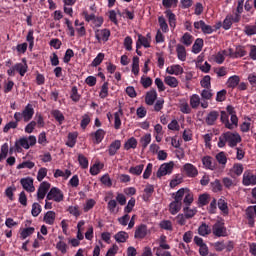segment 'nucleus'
<instances>
[{
  "instance_id": "f257e3e1",
  "label": "nucleus",
  "mask_w": 256,
  "mask_h": 256,
  "mask_svg": "<svg viewBox=\"0 0 256 256\" xmlns=\"http://www.w3.org/2000/svg\"><path fill=\"white\" fill-rule=\"evenodd\" d=\"M241 143V135H239V133L237 132H225L223 134H221V136L219 137L218 140V147L220 149H223V147H225V145L228 144V147H237V144Z\"/></svg>"
},
{
  "instance_id": "f03ea898",
  "label": "nucleus",
  "mask_w": 256,
  "mask_h": 256,
  "mask_svg": "<svg viewBox=\"0 0 256 256\" xmlns=\"http://www.w3.org/2000/svg\"><path fill=\"white\" fill-rule=\"evenodd\" d=\"M212 233L215 237H227V227H225V220H217L212 226Z\"/></svg>"
},
{
  "instance_id": "7ed1b4c3",
  "label": "nucleus",
  "mask_w": 256,
  "mask_h": 256,
  "mask_svg": "<svg viewBox=\"0 0 256 256\" xmlns=\"http://www.w3.org/2000/svg\"><path fill=\"white\" fill-rule=\"evenodd\" d=\"M47 201H55V203H61L65 196L63 195V191L57 187H52L48 194L46 195Z\"/></svg>"
},
{
  "instance_id": "20e7f679",
  "label": "nucleus",
  "mask_w": 256,
  "mask_h": 256,
  "mask_svg": "<svg viewBox=\"0 0 256 256\" xmlns=\"http://www.w3.org/2000/svg\"><path fill=\"white\" fill-rule=\"evenodd\" d=\"M175 167V163L173 161H170L168 163H163L157 173L156 176L158 179H161V177H165V175H171L173 173V168Z\"/></svg>"
},
{
  "instance_id": "39448f33",
  "label": "nucleus",
  "mask_w": 256,
  "mask_h": 256,
  "mask_svg": "<svg viewBox=\"0 0 256 256\" xmlns=\"http://www.w3.org/2000/svg\"><path fill=\"white\" fill-rule=\"evenodd\" d=\"M242 183L245 187L256 185V175L251 170H246L243 174Z\"/></svg>"
},
{
  "instance_id": "423d86ee",
  "label": "nucleus",
  "mask_w": 256,
  "mask_h": 256,
  "mask_svg": "<svg viewBox=\"0 0 256 256\" xmlns=\"http://www.w3.org/2000/svg\"><path fill=\"white\" fill-rule=\"evenodd\" d=\"M183 173H185L186 177L195 178L199 175V170L197 167L191 163H186L182 167Z\"/></svg>"
},
{
  "instance_id": "0eeeda50",
  "label": "nucleus",
  "mask_w": 256,
  "mask_h": 256,
  "mask_svg": "<svg viewBox=\"0 0 256 256\" xmlns=\"http://www.w3.org/2000/svg\"><path fill=\"white\" fill-rule=\"evenodd\" d=\"M51 189V183L44 181L40 184L38 191H37V199L38 201H43L49 190Z\"/></svg>"
},
{
  "instance_id": "6e6552de",
  "label": "nucleus",
  "mask_w": 256,
  "mask_h": 256,
  "mask_svg": "<svg viewBox=\"0 0 256 256\" xmlns=\"http://www.w3.org/2000/svg\"><path fill=\"white\" fill-rule=\"evenodd\" d=\"M22 115L24 123H29V121H31L35 115V108H33V105L27 104L22 111Z\"/></svg>"
},
{
  "instance_id": "1a4fd4ad",
  "label": "nucleus",
  "mask_w": 256,
  "mask_h": 256,
  "mask_svg": "<svg viewBox=\"0 0 256 256\" xmlns=\"http://www.w3.org/2000/svg\"><path fill=\"white\" fill-rule=\"evenodd\" d=\"M105 135H107V132L103 129H98L95 132L90 133V137H92V141L95 145H99L105 139Z\"/></svg>"
},
{
  "instance_id": "9d476101",
  "label": "nucleus",
  "mask_w": 256,
  "mask_h": 256,
  "mask_svg": "<svg viewBox=\"0 0 256 256\" xmlns=\"http://www.w3.org/2000/svg\"><path fill=\"white\" fill-rule=\"evenodd\" d=\"M95 37L98 43H101V41L106 43V41H109V37H111V31L109 29L96 30Z\"/></svg>"
},
{
  "instance_id": "9b49d317",
  "label": "nucleus",
  "mask_w": 256,
  "mask_h": 256,
  "mask_svg": "<svg viewBox=\"0 0 256 256\" xmlns=\"http://www.w3.org/2000/svg\"><path fill=\"white\" fill-rule=\"evenodd\" d=\"M20 183L25 191L28 193H33L35 192V186L33 185V178L28 177V178H22L20 180Z\"/></svg>"
},
{
  "instance_id": "f8f14e48",
  "label": "nucleus",
  "mask_w": 256,
  "mask_h": 256,
  "mask_svg": "<svg viewBox=\"0 0 256 256\" xmlns=\"http://www.w3.org/2000/svg\"><path fill=\"white\" fill-rule=\"evenodd\" d=\"M220 121L223 123L224 127L230 129V131H233V129L236 128L233 122H229V114L226 111H221Z\"/></svg>"
},
{
  "instance_id": "ddd939ff",
  "label": "nucleus",
  "mask_w": 256,
  "mask_h": 256,
  "mask_svg": "<svg viewBox=\"0 0 256 256\" xmlns=\"http://www.w3.org/2000/svg\"><path fill=\"white\" fill-rule=\"evenodd\" d=\"M226 111L228 115H231V118H230L231 123H233L235 127H239V118L237 117V112L235 111V107H233L232 105H228L226 107Z\"/></svg>"
},
{
  "instance_id": "4468645a",
  "label": "nucleus",
  "mask_w": 256,
  "mask_h": 256,
  "mask_svg": "<svg viewBox=\"0 0 256 256\" xmlns=\"http://www.w3.org/2000/svg\"><path fill=\"white\" fill-rule=\"evenodd\" d=\"M219 119V111L217 110H212L210 111L206 118H205V123L209 126L215 125V121Z\"/></svg>"
},
{
  "instance_id": "2eb2a0df",
  "label": "nucleus",
  "mask_w": 256,
  "mask_h": 256,
  "mask_svg": "<svg viewBox=\"0 0 256 256\" xmlns=\"http://www.w3.org/2000/svg\"><path fill=\"white\" fill-rule=\"evenodd\" d=\"M141 47L149 49V47H151V42L149 41V38H146L142 34H138V40L136 41V49H141Z\"/></svg>"
},
{
  "instance_id": "dca6fc26",
  "label": "nucleus",
  "mask_w": 256,
  "mask_h": 256,
  "mask_svg": "<svg viewBox=\"0 0 256 256\" xmlns=\"http://www.w3.org/2000/svg\"><path fill=\"white\" fill-rule=\"evenodd\" d=\"M23 63H16L14 65V69L21 77H25V73H27V69H29V66H27V60L25 58L22 59Z\"/></svg>"
},
{
  "instance_id": "f3484780",
  "label": "nucleus",
  "mask_w": 256,
  "mask_h": 256,
  "mask_svg": "<svg viewBox=\"0 0 256 256\" xmlns=\"http://www.w3.org/2000/svg\"><path fill=\"white\" fill-rule=\"evenodd\" d=\"M134 237L136 239H145L147 237V225L141 224L136 227Z\"/></svg>"
},
{
  "instance_id": "a211bd4d",
  "label": "nucleus",
  "mask_w": 256,
  "mask_h": 256,
  "mask_svg": "<svg viewBox=\"0 0 256 256\" xmlns=\"http://www.w3.org/2000/svg\"><path fill=\"white\" fill-rule=\"evenodd\" d=\"M119 149H121V140H115L109 145L107 151L110 157H113L117 155Z\"/></svg>"
},
{
  "instance_id": "6ab92c4d",
  "label": "nucleus",
  "mask_w": 256,
  "mask_h": 256,
  "mask_svg": "<svg viewBox=\"0 0 256 256\" xmlns=\"http://www.w3.org/2000/svg\"><path fill=\"white\" fill-rule=\"evenodd\" d=\"M155 101H157V90L152 89L146 93L145 103L146 105H155Z\"/></svg>"
},
{
  "instance_id": "aec40b11",
  "label": "nucleus",
  "mask_w": 256,
  "mask_h": 256,
  "mask_svg": "<svg viewBox=\"0 0 256 256\" xmlns=\"http://www.w3.org/2000/svg\"><path fill=\"white\" fill-rule=\"evenodd\" d=\"M183 205V202H179V200H174L169 205V211L171 215H177L179 211H181V207Z\"/></svg>"
},
{
  "instance_id": "412c9836",
  "label": "nucleus",
  "mask_w": 256,
  "mask_h": 256,
  "mask_svg": "<svg viewBox=\"0 0 256 256\" xmlns=\"http://www.w3.org/2000/svg\"><path fill=\"white\" fill-rule=\"evenodd\" d=\"M176 53H177V57L180 61L187 60V50L185 49V46H183L181 44H177Z\"/></svg>"
},
{
  "instance_id": "4be33fe9",
  "label": "nucleus",
  "mask_w": 256,
  "mask_h": 256,
  "mask_svg": "<svg viewBox=\"0 0 256 256\" xmlns=\"http://www.w3.org/2000/svg\"><path fill=\"white\" fill-rule=\"evenodd\" d=\"M241 83V78L237 75L230 76L227 80V87L235 89Z\"/></svg>"
},
{
  "instance_id": "5701e85b",
  "label": "nucleus",
  "mask_w": 256,
  "mask_h": 256,
  "mask_svg": "<svg viewBox=\"0 0 256 256\" xmlns=\"http://www.w3.org/2000/svg\"><path fill=\"white\" fill-rule=\"evenodd\" d=\"M155 193V187L151 184L146 185L144 189V194L142 196L143 201H149L151 199V195Z\"/></svg>"
},
{
  "instance_id": "b1692460",
  "label": "nucleus",
  "mask_w": 256,
  "mask_h": 256,
  "mask_svg": "<svg viewBox=\"0 0 256 256\" xmlns=\"http://www.w3.org/2000/svg\"><path fill=\"white\" fill-rule=\"evenodd\" d=\"M165 15L168 18L170 27H172V29H175L177 25V16H175V13H173V11L171 10H166Z\"/></svg>"
},
{
  "instance_id": "393cba45",
  "label": "nucleus",
  "mask_w": 256,
  "mask_h": 256,
  "mask_svg": "<svg viewBox=\"0 0 256 256\" xmlns=\"http://www.w3.org/2000/svg\"><path fill=\"white\" fill-rule=\"evenodd\" d=\"M211 227L207 225L206 223H202L198 227V235H201V237H207V235H211Z\"/></svg>"
},
{
  "instance_id": "a878e982",
  "label": "nucleus",
  "mask_w": 256,
  "mask_h": 256,
  "mask_svg": "<svg viewBox=\"0 0 256 256\" xmlns=\"http://www.w3.org/2000/svg\"><path fill=\"white\" fill-rule=\"evenodd\" d=\"M114 239L117 243H126L129 239V234L125 231H120L115 234Z\"/></svg>"
},
{
  "instance_id": "bb28decb",
  "label": "nucleus",
  "mask_w": 256,
  "mask_h": 256,
  "mask_svg": "<svg viewBox=\"0 0 256 256\" xmlns=\"http://www.w3.org/2000/svg\"><path fill=\"white\" fill-rule=\"evenodd\" d=\"M164 83H166L168 87H171L172 89L179 87V80L173 76H166L164 78Z\"/></svg>"
},
{
  "instance_id": "cd10ccee",
  "label": "nucleus",
  "mask_w": 256,
  "mask_h": 256,
  "mask_svg": "<svg viewBox=\"0 0 256 256\" xmlns=\"http://www.w3.org/2000/svg\"><path fill=\"white\" fill-rule=\"evenodd\" d=\"M211 201V195L204 193L198 197V205L199 207H205V205H209Z\"/></svg>"
},
{
  "instance_id": "c85d7f7f",
  "label": "nucleus",
  "mask_w": 256,
  "mask_h": 256,
  "mask_svg": "<svg viewBox=\"0 0 256 256\" xmlns=\"http://www.w3.org/2000/svg\"><path fill=\"white\" fill-rule=\"evenodd\" d=\"M51 115L59 123V125H63V122L65 121V116L63 115V112L56 109L51 111Z\"/></svg>"
},
{
  "instance_id": "c756f323",
  "label": "nucleus",
  "mask_w": 256,
  "mask_h": 256,
  "mask_svg": "<svg viewBox=\"0 0 256 256\" xmlns=\"http://www.w3.org/2000/svg\"><path fill=\"white\" fill-rule=\"evenodd\" d=\"M203 49V39L197 38L192 46V53H201Z\"/></svg>"
},
{
  "instance_id": "7c9ffc66",
  "label": "nucleus",
  "mask_w": 256,
  "mask_h": 256,
  "mask_svg": "<svg viewBox=\"0 0 256 256\" xmlns=\"http://www.w3.org/2000/svg\"><path fill=\"white\" fill-rule=\"evenodd\" d=\"M143 169H145V165L140 164L137 166L130 167L128 171L131 175H136V177H139V175L143 173Z\"/></svg>"
},
{
  "instance_id": "2f4dec72",
  "label": "nucleus",
  "mask_w": 256,
  "mask_h": 256,
  "mask_svg": "<svg viewBox=\"0 0 256 256\" xmlns=\"http://www.w3.org/2000/svg\"><path fill=\"white\" fill-rule=\"evenodd\" d=\"M70 99L74 103H79L81 101V95L79 94V90L77 89V86H73L70 92Z\"/></svg>"
},
{
  "instance_id": "473e14b6",
  "label": "nucleus",
  "mask_w": 256,
  "mask_h": 256,
  "mask_svg": "<svg viewBox=\"0 0 256 256\" xmlns=\"http://www.w3.org/2000/svg\"><path fill=\"white\" fill-rule=\"evenodd\" d=\"M125 151H129V149H137V139L135 137L129 138L124 144Z\"/></svg>"
},
{
  "instance_id": "72a5a7b5",
  "label": "nucleus",
  "mask_w": 256,
  "mask_h": 256,
  "mask_svg": "<svg viewBox=\"0 0 256 256\" xmlns=\"http://www.w3.org/2000/svg\"><path fill=\"white\" fill-rule=\"evenodd\" d=\"M200 95L204 101H211L213 99V90L211 88H204Z\"/></svg>"
},
{
  "instance_id": "f704fd0d",
  "label": "nucleus",
  "mask_w": 256,
  "mask_h": 256,
  "mask_svg": "<svg viewBox=\"0 0 256 256\" xmlns=\"http://www.w3.org/2000/svg\"><path fill=\"white\" fill-rule=\"evenodd\" d=\"M100 99H107L109 97V82H104L99 92Z\"/></svg>"
},
{
  "instance_id": "c9c22d12",
  "label": "nucleus",
  "mask_w": 256,
  "mask_h": 256,
  "mask_svg": "<svg viewBox=\"0 0 256 256\" xmlns=\"http://www.w3.org/2000/svg\"><path fill=\"white\" fill-rule=\"evenodd\" d=\"M233 27V15H227L222 23V28L229 31Z\"/></svg>"
},
{
  "instance_id": "e433bc0d",
  "label": "nucleus",
  "mask_w": 256,
  "mask_h": 256,
  "mask_svg": "<svg viewBox=\"0 0 256 256\" xmlns=\"http://www.w3.org/2000/svg\"><path fill=\"white\" fill-rule=\"evenodd\" d=\"M105 165L103 163L97 162L93 166L90 167V174L95 176L101 173V169H103Z\"/></svg>"
},
{
  "instance_id": "4c0bfd02",
  "label": "nucleus",
  "mask_w": 256,
  "mask_h": 256,
  "mask_svg": "<svg viewBox=\"0 0 256 256\" xmlns=\"http://www.w3.org/2000/svg\"><path fill=\"white\" fill-rule=\"evenodd\" d=\"M199 105H201V97H199L198 94H193L190 97V107H192V109H197Z\"/></svg>"
},
{
  "instance_id": "58836bf2",
  "label": "nucleus",
  "mask_w": 256,
  "mask_h": 256,
  "mask_svg": "<svg viewBox=\"0 0 256 256\" xmlns=\"http://www.w3.org/2000/svg\"><path fill=\"white\" fill-rule=\"evenodd\" d=\"M183 212H184V217L186 219H193V217H195V215H197V209H191L189 208V206H186L183 208Z\"/></svg>"
},
{
  "instance_id": "ea45409f",
  "label": "nucleus",
  "mask_w": 256,
  "mask_h": 256,
  "mask_svg": "<svg viewBox=\"0 0 256 256\" xmlns=\"http://www.w3.org/2000/svg\"><path fill=\"white\" fill-rule=\"evenodd\" d=\"M121 115H123V110L119 109L118 112L114 113V128L121 129Z\"/></svg>"
},
{
  "instance_id": "a19ab883",
  "label": "nucleus",
  "mask_w": 256,
  "mask_h": 256,
  "mask_svg": "<svg viewBox=\"0 0 256 256\" xmlns=\"http://www.w3.org/2000/svg\"><path fill=\"white\" fill-rule=\"evenodd\" d=\"M55 212L53 211H48L45 215H44V222L47 225H53L55 223Z\"/></svg>"
},
{
  "instance_id": "79ce46f5",
  "label": "nucleus",
  "mask_w": 256,
  "mask_h": 256,
  "mask_svg": "<svg viewBox=\"0 0 256 256\" xmlns=\"http://www.w3.org/2000/svg\"><path fill=\"white\" fill-rule=\"evenodd\" d=\"M202 163L206 169H215V165H213V158L211 156H204L202 158Z\"/></svg>"
},
{
  "instance_id": "37998d69",
  "label": "nucleus",
  "mask_w": 256,
  "mask_h": 256,
  "mask_svg": "<svg viewBox=\"0 0 256 256\" xmlns=\"http://www.w3.org/2000/svg\"><path fill=\"white\" fill-rule=\"evenodd\" d=\"M225 55H227V50L218 52L214 57L215 63H217L218 65H223V63H225Z\"/></svg>"
},
{
  "instance_id": "c03bdc74",
  "label": "nucleus",
  "mask_w": 256,
  "mask_h": 256,
  "mask_svg": "<svg viewBox=\"0 0 256 256\" xmlns=\"http://www.w3.org/2000/svg\"><path fill=\"white\" fill-rule=\"evenodd\" d=\"M158 23L163 33H169V25L167 24V20H165L164 16L158 17Z\"/></svg>"
},
{
  "instance_id": "a18cd8bd",
  "label": "nucleus",
  "mask_w": 256,
  "mask_h": 256,
  "mask_svg": "<svg viewBox=\"0 0 256 256\" xmlns=\"http://www.w3.org/2000/svg\"><path fill=\"white\" fill-rule=\"evenodd\" d=\"M77 144V133H69L68 134V140L66 142L67 147H75V145Z\"/></svg>"
},
{
  "instance_id": "49530a36",
  "label": "nucleus",
  "mask_w": 256,
  "mask_h": 256,
  "mask_svg": "<svg viewBox=\"0 0 256 256\" xmlns=\"http://www.w3.org/2000/svg\"><path fill=\"white\" fill-rule=\"evenodd\" d=\"M78 162H79L81 169H89V160L87 159V157H85V155L79 154Z\"/></svg>"
},
{
  "instance_id": "de8ad7c7",
  "label": "nucleus",
  "mask_w": 256,
  "mask_h": 256,
  "mask_svg": "<svg viewBox=\"0 0 256 256\" xmlns=\"http://www.w3.org/2000/svg\"><path fill=\"white\" fill-rule=\"evenodd\" d=\"M140 143L143 151H145V149H147V147L149 146V143H151V134H145L144 136H142L140 138Z\"/></svg>"
},
{
  "instance_id": "09e8293b",
  "label": "nucleus",
  "mask_w": 256,
  "mask_h": 256,
  "mask_svg": "<svg viewBox=\"0 0 256 256\" xmlns=\"http://www.w3.org/2000/svg\"><path fill=\"white\" fill-rule=\"evenodd\" d=\"M218 208L220 211H222L223 215H229V207L227 206V202H225V200H218Z\"/></svg>"
},
{
  "instance_id": "8fccbe9b",
  "label": "nucleus",
  "mask_w": 256,
  "mask_h": 256,
  "mask_svg": "<svg viewBox=\"0 0 256 256\" xmlns=\"http://www.w3.org/2000/svg\"><path fill=\"white\" fill-rule=\"evenodd\" d=\"M103 59H105L104 53H98L95 59L91 63V67H99L101 63H103Z\"/></svg>"
},
{
  "instance_id": "3c124183",
  "label": "nucleus",
  "mask_w": 256,
  "mask_h": 256,
  "mask_svg": "<svg viewBox=\"0 0 256 256\" xmlns=\"http://www.w3.org/2000/svg\"><path fill=\"white\" fill-rule=\"evenodd\" d=\"M7 155H9V144L8 143H4L1 146L0 161H3L5 159H7Z\"/></svg>"
},
{
  "instance_id": "603ef678",
  "label": "nucleus",
  "mask_w": 256,
  "mask_h": 256,
  "mask_svg": "<svg viewBox=\"0 0 256 256\" xmlns=\"http://www.w3.org/2000/svg\"><path fill=\"white\" fill-rule=\"evenodd\" d=\"M181 42L183 43V45H185L186 47H190V45L193 43V36L189 33H185L182 36Z\"/></svg>"
},
{
  "instance_id": "864d4df0",
  "label": "nucleus",
  "mask_w": 256,
  "mask_h": 256,
  "mask_svg": "<svg viewBox=\"0 0 256 256\" xmlns=\"http://www.w3.org/2000/svg\"><path fill=\"white\" fill-rule=\"evenodd\" d=\"M211 187L213 193H219L223 191V185L221 184V181L216 179L214 182H211Z\"/></svg>"
},
{
  "instance_id": "5fc2aeb1",
  "label": "nucleus",
  "mask_w": 256,
  "mask_h": 256,
  "mask_svg": "<svg viewBox=\"0 0 256 256\" xmlns=\"http://www.w3.org/2000/svg\"><path fill=\"white\" fill-rule=\"evenodd\" d=\"M186 194H187V189L181 188L176 192L174 196V200L179 201L180 203H183V197H185Z\"/></svg>"
},
{
  "instance_id": "6e6d98bb",
  "label": "nucleus",
  "mask_w": 256,
  "mask_h": 256,
  "mask_svg": "<svg viewBox=\"0 0 256 256\" xmlns=\"http://www.w3.org/2000/svg\"><path fill=\"white\" fill-rule=\"evenodd\" d=\"M132 73L139 75V56H134L132 60Z\"/></svg>"
},
{
  "instance_id": "4d7b16f0",
  "label": "nucleus",
  "mask_w": 256,
  "mask_h": 256,
  "mask_svg": "<svg viewBox=\"0 0 256 256\" xmlns=\"http://www.w3.org/2000/svg\"><path fill=\"white\" fill-rule=\"evenodd\" d=\"M200 85L204 89H211V76H204L203 79L200 81Z\"/></svg>"
},
{
  "instance_id": "13d9d810",
  "label": "nucleus",
  "mask_w": 256,
  "mask_h": 256,
  "mask_svg": "<svg viewBox=\"0 0 256 256\" xmlns=\"http://www.w3.org/2000/svg\"><path fill=\"white\" fill-rule=\"evenodd\" d=\"M183 203L186 205V207H189L191 203H193V193H191L189 190H186Z\"/></svg>"
},
{
  "instance_id": "bf43d9fd",
  "label": "nucleus",
  "mask_w": 256,
  "mask_h": 256,
  "mask_svg": "<svg viewBox=\"0 0 256 256\" xmlns=\"http://www.w3.org/2000/svg\"><path fill=\"white\" fill-rule=\"evenodd\" d=\"M35 233L34 227H28L24 228L22 232L20 233L21 239H25L26 237H29L30 235H33Z\"/></svg>"
},
{
  "instance_id": "052dcab7",
  "label": "nucleus",
  "mask_w": 256,
  "mask_h": 256,
  "mask_svg": "<svg viewBox=\"0 0 256 256\" xmlns=\"http://www.w3.org/2000/svg\"><path fill=\"white\" fill-rule=\"evenodd\" d=\"M100 181L102 185H105V187H112L113 181L111 180V177H109V174H104L101 178Z\"/></svg>"
},
{
  "instance_id": "680f3d73",
  "label": "nucleus",
  "mask_w": 256,
  "mask_h": 256,
  "mask_svg": "<svg viewBox=\"0 0 256 256\" xmlns=\"http://www.w3.org/2000/svg\"><path fill=\"white\" fill-rule=\"evenodd\" d=\"M216 161H218L219 165H227V155L225 152H220L216 155Z\"/></svg>"
},
{
  "instance_id": "e2e57ef3",
  "label": "nucleus",
  "mask_w": 256,
  "mask_h": 256,
  "mask_svg": "<svg viewBox=\"0 0 256 256\" xmlns=\"http://www.w3.org/2000/svg\"><path fill=\"white\" fill-rule=\"evenodd\" d=\"M56 249L60 251L62 255H65L68 249L67 243H65L64 241H58L56 244Z\"/></svg>"
},
{
  "instance_id": "0e129e2a",
  "label": "nucleus",
  "mask_w": 256,
  "mask_h": 256,
  "mask_svg": "<svg viewBox=\"0 0 256 256\" xmlns=\"http://www.w3.org/2000/svg\"><path fill=\"white\" fill-rule=\"evenodd\" d=\"M227 99V90L223 89L217 92L216 94V101L218 103H222V101H225Z\"/></svg>"
},
{
  "instance_id": "69168bd1",
  "label": "nucleus",
  "mask_w": 256,
  "mask_h": 256,
  "mask_svg": "<svg viewBox=\"0 0 256 256\" xmlns=\"http://www.w3.org/2000/svg\"><path fill=\"white\" fill-rule=\"evenodd\" d=\"M33 167H35V162L24 161L17 166V169H33Z\"/></svg>"
},
{
  "instance_id": "338daca9",
  "label": "nucleus",
  "mask_w": 256,
  "mask_h": 256,
  "mask_svg": "<svg viewBox=\"0 0 256 256\" xmlns=\"http://www.w3.org/2000/svg\"><path fill=\"white\" fill-rule=\"evenodd\" d=\"M222 183L226 189H231V187H235V181L229 177L223 178Z\"/></svg>"
},
{
  "instance_id": "774afa93",
  "label": "nucleus",
  "mask_w": 256,
  "mask_h": 256,
  "mask_svg": "<svg viewBox=\"0 0 256 256\" xmlns=\"http://www.w3.org/2000/svg\"><path fill=\"white\" fill-rule=\"evenodd\" d=\"M32 217H39V214L41 213V206L39 203L35 202L32 205Z\"/></svg>"
}]
</instances>
